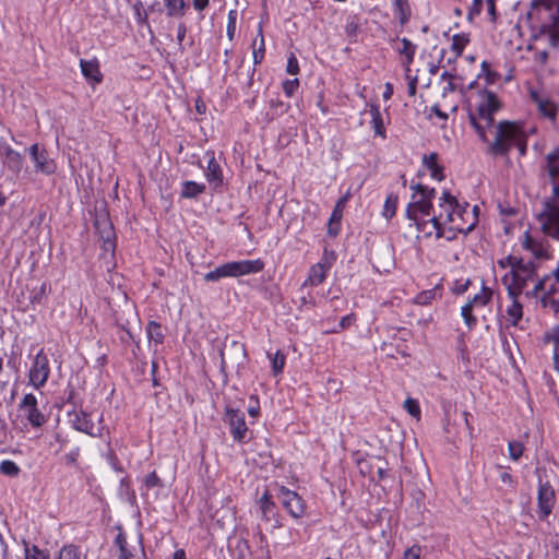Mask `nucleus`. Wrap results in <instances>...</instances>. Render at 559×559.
<instances>
[{
    "label": "nucleus",
    "instance_id": "obj_22",
    "mask_svg": "<svg viewBox=\"0 0 559 559\" xmlns=\"http://www.w3.org/2000/svg\"><path fill=\"white\" fill-rule=\"evenodd\" d=\"M116 545L119 547L118 559H145L142 548L140 546L130 548L122 533L117 535Z\"/></svg>",
    "mask_w": 559,
    "mask_h": 559
},
{
    "label": "nucleus",
    "instance_id": "obj_39",
    "mask_svg": "<svg viewBox=\"0 0 559 559\" xmlns=\"http://www.w3.org/2000/svg\"><path fill=\"white\" fill-rule=\"evenodd\" d=\"M169 16L182 15L185 9L183 0H164Z\"/></svg>",
    "mask_w": 559,
    "mask_h": 559
},
{
    "label": "nucleus",
    "instance_id": "obj_50",
    "mask_svg": "<svg viewBox=\"0 0 559 559\" xmlns=\"http://www.w3.org/2000/svg\"><path fill=\"white\" fill-rule=\"evenodd\" d=\"M421 549L419 546L414 545L407 548L401 559H420Z\"/></svg>",
    "mask_w": 559,
    "mask_h": 559
},
{
    "label": "nucleus",
    "instance_id": "obj_47",
    "mask_svg": "<svg viewBox=\"0 0 559 559\" xmlns=\"http://www.w3.org/2000/svg\"><path fill=\"white\" fill-rule=\"evenodd\" d=\"M237 11L230 10L228 12V22H227V37L229 40H233L236 33V22H237Z\"/></svg>",
    "mask_w": 559,
    "mask_h": 559
},
{
    "label": "nucleus",
    "instance_id": "obj_46",
    "mask_svg": "<svg viewBox=\"0 0 559 559\" xmlns=\"http://www.w3.org/2000/svg\"><path fill=\"white\" fill-rule=\"evenodd\" d=\"M524 447L520 441H510L508 444L509 456L513 461H518L523 454Z\"/></svg>",
    "mask_w": 559,
    "mask_h": 559
},
{
    "label": "nucleus",
    "instance_id": "obj_33",
    "mask_svg": "<svg viewBox=\"0 0 559 559\" xmlns=\"http://www.w3.org/2000/svg\"><path fill=\"white\" fill-rule=\"evenodd\" d=\"M204 190V183H199L195 181H185L182 183L181 197L186 199H191L203 193Z\"/></svg>",
    "mask_w": 559,
    "mask_h": 559
},
{
    "label": "nucleus",
    "instance_id": "obj_16",
    "mask_svg": "<svg viewBox=\"0 0 559 559\" xmlns=\"http://www.w3.org/2000/svg\"><path fill=\"white\" fill-rule=\"evenodd\" d=\"M226 420L230 428V433L236 442H242L247 436L248 427L245 421V415L234 408H226Z\"/></svg>",
    "mask_w": 559,
    "mask_h": 559
},
{
    "label": "nucleus",
    "instance_id": "obj_1",
    "mask_svg": "<svg viewBox=\"0 0 559 559\" xmlns=\"http://www.w3.org/2000/svg\"><path fill=\"white\" fill-rule=\"evenodd\" d=\"M530 27L527 50L538 63H545L551 49L559 46V2L532 0L526 13Z\"/></svg>",
    "mask_w": 559,
    "mask_h": 559
},
{
    "label": "nucleus",
    "instance_id": "obj_17",
    "mask_svg": "<svg viewBox=\"0 0 559 559\" xmlns=\"http://www.w3.org/2000/svg\"><path fill=\"white\" fill-rule=\"evenodd\" d=\"M393 49L401 57V64L404 68L405 75L409 78V68L416 53V45L407 38H397L392 41Z\"/></svg>",
    "mask_w": 559,
    "mask_h": 559
},
{
    "label": "nucleus",
    "instance_id": "obj_42",
    "mask_svg": "<svg viewBox=\"0 0 559 559\" xmlns=\"http://www.w3.org/2000/svg\"><path fill=\"white\" fill-rule=\"evenodd\" d=\"M23 544L25 559H49V556L45 551L40 550L37 546L29 547L25 540Z\"/></svg>",
    "mask_w": 559,
    "mask_h": 559
},
{
    "label": "nucleus",
    "instance_id": "obj_32",
    "mask_svg": "<svg viewBox=\"0 0 559 559\" xmlns=\"http://www.w3.org/2000/svg\"><path fill=\"white\" fill-rule=\"evenodd\" d=\"M259 508L262 514V519L264 521H270L271 516L275 510V503L273 502L271 496L267 491H265L262 497L259 499Z\"/></svg>",
    "mask_w": 559,
    "mask_h": 559
},
{
    "label": "nucleus",
    "instance_id": "obj_35",
    "mask_svg": "<svg viewBox=\"0 0 559 559\" xmlns=\"http://www.w3.org/2000/svg\"><path fill=\"white\" fill-rule=\"evenodd\" d=\"M397 203H399L397 195H395L393 193L388 195V198L384 202V205H383L382 216L386 219H391L396 213Z\"/></svg>",
    "mask_w": 559,
    "mask_h": 559
},
{
    "label": "nucleus",
    "instance_id": "obj_2",
    "mask_svg": "<svg viewBox=\"0 0 559 559\" xmlns=\"http://www.w3.org/2000/svg\"><path fill=\"white\" fill-rule=\"evenodd\" d=\"M545 160L551 194L545 200L537 221L544 235L559 241V147L549 152Z\"/></svg>",
    "mask_w": 559,
    "mask_h": 559
},
{
    "label": "nucleus",
    "instance_id": "obj_61",
    "mask_svg": "<svg viewBox=\"0 0 559 559\" xmlns=\"http://www.w3.org/2000/svg\"><path fill=\"white\" fill-rule=\"evenodd\" d=\"M444 78H448V82H447V85L443 87V95L447 93V92H453L454 91V85L451 81V76L448 74V73H444L442 74V79Z\"/></svg>",
    "mask_w": 559,
    "mask_h": 559
},
{
    "label": "nucleus",
    "instance_id": "obj_19",
    "mask_svg": "<svg viewBox=\"0 0 559 559\" xmlns=\"http://www.w3.org/2000/svg\"><path fill=\"white\" fill-rule=\"evenodd\" d=\"M70 416L71 423L76 430L93 437L102 435V427L93 423L90 414L83 411H74Z\"/></svg>",
    "mask_w": 559,
    "mask_h": 559
},
{
    "label": "nucleus",
    "instance_id": "obj_58",
    "mask_svg": "<svg viewBox=\"0 0 559 559\" xmlns=\"http://www.w3.org/2000/svg\"><path fill=\"white\" fill-rule=\"evenodd\" d=\"M544 307H550L555 313L559 311V305L556 300L550 299L549 296H545L542 299Z\"/></svg>",
    "mask_w": 559,
    "mask_h": 559
},
{
    "label": "nucleus",
    "instance_id": "obj_34",
    "mask_svg": "<svg viewBox=\"0 0 559 559\" xmlns=\"http://www.w3.org/2000/svg\"><path fill=\"white\" fill-rule=\"evenodd\" d=\"M394 12L401 24H405L411 16V9L407 0H394Z\"/></svg>",
    "mask_w": 559,
    "mask_h": 559
},
{
    "label": "nucleus",
    "instance_id": "obj_8",
    "mask_svg": "<svg viewBox=\"0 0 559 559\" xmlns=\"http://www.w3.org/2000/svg\"><path fill=\"white\" fill-rule=\"evenodd\" d=\"M492 295L493 290L483 284L480 290L462 307L461 314L465 324L469 329L475 326L477 322L476 318L473 316V311L487 306L490 302Z\"/></svg>",
    "mask_w": 559,
    "mask_h": 559
},
{
    "label": "nucleus",
    "instance_id": "obj_13",
    "mask_svg": "<svg viewBox=\"0 0 559 559\" xmlns=\"http://www.w3.org/2000/svg\"><path fill=\"white\" fill-rule=\"evenodd\" d=\"M277 498L292 518L300 519L304 516L306 503L297 492L281 486L278 488Z\"/></svg>",
    "mask_w": 559,
    "mask_h": 559
},
{
    "label": "nucleus",
    "instance_id": "obj_11",
    "mask_svg": "<svg viewBox=\"0 0 559 559\" xmlns=\"http://www.w3.org/2000/svg\"><path fill=\"white\" fill-rule=\"evenodd\" d=\"M414 222L418 233L424 238H445L447 240L452 239V234L445 230L443 228L442 223L440 222V218L438 215H430L426 218H417V219H411Z\"/></svg>",
    "mask_w": 559,
    "mask_h": 559
},
{
    "label": "nucleus",
    "instance_id": "obj_52",
    "mask_svg": "<svg viewBox=\"0 0 559 559\" xmlns=\"http://www.w3.org/2000/svg\"><path fill=\"white\" fill-rule=\"evenodd\" d=\"M249 401H250L251 405L248 408V414L251 417L257 418L260 415L259 400L255 395H250Z\"/></svg>",
    "mask_w": 559,
    "mask_h": 559
},
{
    "label": "nucleus",
    "instance_id": "obj_49",
    "mask_svg": "<svg viewBox=\"0 0 559 559\" xmlns=\"http://www.w3.org/2000/svg\"><path fill=\"white\" fill-rule=\"evenodd\" d=\"M286 72L290 75H296L299 72L298 60L294 53H290L287 59Z\"/></svg>",
    "mask_w": 559,
    "mask_h": 559
},
{
    "label": "nucleus",
    "instance_id": "obj_3",
    "mask_svg": "<svg viewBox=\"0 0 559 559\" xmlns=\"http://www.w3.org/2000/svg\"><path fill=\"white\" fill-rule=\"evenodd\" d=\"M438 217L452 239L460 234L469 233L477 224V206L469 209L467 203H459L456 198L444 190L439 198Z\"/></svg>",
    "mask_w": 559,
    "mask_h": 559
},
{
    "label": "nucleus",
    "instance_id": "obj_27",
    "mask_svg": "<svg viewBox=\"0 0 559 559\" xmlns=\"http://www.w3.org/2000/svg\"><path fill=\"white\" fill-rule=\"evenodd\" d=\"M532 98L535 102L540 115L551 120L556 118L557 106L554 103H551L548 98L538 95L537 93H532Z\"/></svg>",
    "mask_w": 559,
    "mask_h": 559
},
{
    "label": "nucleus",
    "instance_id": "obj_43",
    "mask_svg": "<svg viewBox=\"0 0 559 559\" xmlns=\"http://www.w3.org/2000/svg\"><path fill=\"white\" fill-rule=\"evenodd\" d=\"M57 559H81V554L74 545H66L59 550Z\"/></svg>",
    "mask_w": 559,
    "mask_h": 559
},
{
    "label": "nucleus",
    "instance_id": "obj_5",
    "mask_svg": "<svg viewBox=\"0 0 559 559\" xmlns=\"http://www.w3.org/2000/svg\"><path fill=\"white\" fill-rule=\"evenodd\" d=\"M501 102L488 90H479L469 98V120L483 142H488L487 131L495 123L493 116L500 110Z\"/></svg>",
    "mask_w": 559,
    "mask_h": 559
},
{
    "label": "nucleus",
    "instance_id": "obj_6",
    "mask_svg": "<svg viewBox=\"0 0 559 559\" xmlns=\"http://www.w3.org/2000/svg\"><path fill=\"white\" fill-rule=\"evenodd\" d=\"M489 150L492 154L504 155L512 147L519 150L520 155L526 152V132L523 128L512 121H501L492 124L487 131Z\"/></svg>",
    "mask_w": 559,
    "mask_h": 559
},
{
    "label": "nucleus",
    "instance_id": "obj_51",
    "mask_svg": "<svg viewBox=\"0 0 559 559\" xmlns=\"http://www.w3.org/2000/svg\"><path fill=\"white\" fill-rule=\"evenodd\" d=\"M299 85V81L298 79H294V80H286L284 83H283V91L284 93L290 97L295 91L297 90Z\"/></svg>",
    "mask_w": 559,
    "mask_h": 559
},
{
    "label": "nucleus",
    "instance_id": "obj_55",
    "mask_svg": "<svg viewBox=\"0 0 559 559\" xmlns=\"http://www.w3.org/2000/svg\"><path fill=\"white\" fill-rule=\"evenodd\" d=\"M433 298V292L427 290L423 292L416 297V302L419 305H427Z\"/></svg>",
    "mask_w": 559,
    "mask_h": 559
},
{
    "label": "nucleus",
    "instance_id": "obj_30",
    "mask_svg": "<svg viewBox=\"0 0 559 559\" xmlns=\"http://www.w3.org/2000/svg\"><path fill=\"white\" fill-rule=\"evenodd\" d=\"M252 49L253 63L260 64L265 53V43L263 37L262 23H260L258 26V35L252 43Z\"/></svg>",
    "mask_w": 559,
    "mask_h": 559
},
{
    "label": "nucleus",
    "instance_id": "obj_64",
    "mask_svg": "<svg viewBox=\"0 0 559 559\" xmlns=\"http://www.w3.org/2000/svg\"><path fill=\"white\" fill-rule=\"evenodd\" d=\"M353 322V316H345L342 318V320L340 321V326L341 328H347L352 324Z\"/></svg>",
    "mask_w": 559,
    "mask_h": 559
},
{
    "label": "nucleus",
    "instance_id": "obj_54",
    "mask_svg": "<svg viewBox=\"0 0 559 559\" xmlns=\"http://www.w3.org/2000/svg\"><path fill=\"white\" fill-rule=\"evenodd\" d=\"M144 485L146 488L157 487L160 486V479L155 472H152L148 475H146L144 479Z\"/></svg>",
    "mask_w": 559,
    "mask_h": 559
},
{
    "label": "nucleus",
    "instance_id": "obj_21",
    "mask_svg": "<svg viewBox=\"0 0 559 559\" xmlns=\"http://www.w3.org/2000/svg\"><path fill=\"white\" fill-rule=\"evenodd\" d=\"M80 68L83 76L92 86H95L103 81V74L99 70V62L97 59H81Z\"/></svg>",
    "mask_w": 559,
    "mask_h": 559
},
{
    "label": "nucleus",
    "instance_id": "obj_31",
    "mask_svg": "<svg viewBox=\"0 0 559 559\" xmlns=\"http://www.w3.org/2000/svg\"><path fill=\"white\" fill-rule=\"evenodd\" d=\"M369 112L371 116V124H372L376 135L384 139L385 138V128H384L383 119H382L379 107L376 105H371Z\"/></svg>",
    "mask_w": 559,
    "mask_h": 559
},
{
    "label": "nucleus",
    "instance_id": "obj_63",
    "mask_svg": "<svg viewBox=\"0 0 559 559\" xmlns=\"http://www.w3.org/2000/svg\"><path fill=\"white\" fill-rule=\"evenodd\" d=\"M209 4V0H193V5L198 11H202Z\"/></svg>",
    "mask_w": 559,
    "mask_h": 559
},
{
    "label": "nucleus",
    "instance_id": "obj_15",
    "mask_svg": "<svg viewBox=\"0 0 559 559\" xmlns=\"http://www.w3.org/2000/svg\"><path fill=\"white\" fill-rule=\"evenodd\" d=\"M556 496L554 488L548 483H540L537 492L538 516L545 520L555 507Z\"/></svg>",
    "mask_w": 559,
    "mask_h": 559
},
{
    "label": "nucleus",
    "instance_id": "obj_45",
    "mask_svg": "<svg viewBox=\"0 0 559 559\" xmlns=\"http://www.w3.org/2000/svg\"><path fill=\"white\" fill-rule=\"evenodd\" d=\"M481 76H484L486 83L493 84L500 78V74L495 71H491L489 63L487 61H483L481 73L479 74V78Z\"/></svg>",
    "mask_w": 559,
    "mask_h": 559
},
{
    "label": "nucleus",
    "instance_id": "obj_18",
    "mask_svg": "<svg viewBox=\"0 0 559 559\" xmlns=\"http://www.w3.org/2000/svg\"><path fill=\"white\" fill-rule=\"evenodd\" d=\"M227 266L230 277H239L261 272L264 267V262L260 259L240 260L227 262Z\"/></svg>",
    "mask_w": 559,
    "mask_h": 559
},
{
    "label": "nucleus",
    "instance_id": "obj_23",
    "mask_svg": "<svg viewBox=\"0 0 559 559\" xmlns=\"http://www.w3.org/2000/svg\"><path fill=\"white\" fill-rule=\"evenodd\" d=\"M485 13L486 19L495 21L496 19V4L495 0H474L469 10V17L477 16Z\"/></svg>",
    "mask_w": 559,
    "mask_h": 559
},
{
    "label": "nucleus",
    "instance_id": "obj_4",
    "mask_svg": "<svg viewBox=\"0 0 559 559\" xmlns=\"http://www.w3.org/2000/svg\"><path fill=\"white\" fill-rule=\"evenodd\" d=\"M500 269L507 270L501 276V283L507 289L508 298L525 295L530 283L537 281V264L515 255H507L497 261Z\"/></svg>",
    "mask_w": 559,
    "mask_h": 559
},
{
    "label": "nucleus",
    "instance_id": "obj_24",
    "mask_svg": "<svg viewBox=\"0 0 559 559\" xmlns=\"http://www.w3.org/2000/svg\"><path fill=\"white\" fill-rule=\"evenodd\" d=\"M559 290V285L551 281V276H545L542 280H537L531 290L525 293L528 298L538 297L539 294L545 292L547 295L554 294Z\"/></svg>",
    "mask_w": 559,
    "mask_h": 559
},
{
    "label": "nucleus",
    "instance_id": "obj_26",
    "mask_svg": "<svg viewBox=\"0 0 559 559\" xmlns=\"http://www.w3.org/2000/svg\"><path fill=\"white\" fill-rule=\"evenodd\" d=\"M423 165L430 173V177L437 181L444 179L443 167L438 163V155L430 153L423 156Z\"/></svg>",
    "mask_w": 559,
    "mask_h": 559
},
{
    "label": "nucleus",
    "instance_id": "obj_14",
    "mask_svg": "<svg viewBox=\"0 0 559 559\" xmlns=\"http://www.w3.org/2000/svg\"><path fill=\"white\" fill-rule=\"evenodd\" d=\"M37 405V399L32 393L25 394L19 404L20 411L24 414L27 421L35 428H39L46 423V417L38 409Z\"/></svg>",
    "mask_w": 559,
    "mask_h": 559
},
{
    "label": "nucleus",
    "instance_id": "obj_28",
    "mask_svg": "<svg viewBox=\"0 0 559 559\" xmlns=\"http://www.w3.org/2000/svg\"><path fill=\"white\" fill-rule=\"evenodd\" d=\"M519 298H509L511 302L506 309L507 320L513 326H516L523 318V306Z\"/></svg>",
    "mask_w": 559,
    "mask_h": 559
},
{
    "label": "nucleus",
    "instance_id": "obj_38",
    "mask_svg": "<svg viewBox=\"0 0 559 559\" xmlns=\"http://www.w3.org/2000/svg\"><path fill=\"white\" fill-rule=\"evenodd\" d=\"M469 38L466 34H455L452 37L451 49L455 56H460L465 46L468 44Z\"/></svg>",
    "mask_w": 559,
    "mask_h": 559
},
{
    "label": "nucleus",
    "instance_id": "obj_20",
    "mask_svg": "<svg viewBox=\"0 0 559 559\" xmlns=\"http://www.w3.org/2000/svg\"><path fill=\"white\" fill-rule=\"evenodd\" d=\"M331 267V262L324 257L320 262L310 267L307 280L304 286H318L326 278L328 272Z\"/></svg>",
    "mask_w": 559,
    "mask_h": 559
},
{
    "label": "nucleus",
    "instance_id": "obj_37",
    "mask_svg": "<svg viewBox=\"0 0 559 559\" xmlns=\"http://www.w3.org/2000/svg\"><path fill=\"white\" fill-rule=\"evenodd\" d=\"M224 277H230L228 272L227 263L217 266L215 270L207 272L204 275L206 282H217Z\"/></svg>",
    "mask_w": 559,
    "mask_h": 559
},
{
    "label": "nucleus",
    "instance_id": "obj_36",
    "mask_svg": "<svg viewBox=\"0 0 559 559\" xmlns=\"http://www.w3.org/2000/svg\"><path fill=\"white\" fill-rule=\"evenodd\" d=\"M147 336L151 342H154L155 344H162L164 334L160 324L155 321H151L147 324Z\"/></svg>",
    "mask_w": 559,
    "mask_h": 559
},
{
    "label": "nucleus",
    "instance_id": "obj_41",
    "mask_svg": "<svg viewBox=\"0 0 559 559\" xmlns=\"http://www.w3.org/2000/svg\"><path fill=\"white\" fill-rule=\"evenodd\" d=\"M286 357L285 355L277 350L272 357H271V365H272V371L274 376H277L283 372V369L285 367Z\"/></svg>",
    "mask_w": 559,
    "mask_h": 559
},
{
    "label": "nucleus",
    "instance_id": "obj_25",
    "mask_svg": "<svg viewBox=\"0 0 559 559\" xmlns=\"http://www.w3.org/2000/svg\"><path fill=\"white\" fill-rule=\"evenodd\" d=\"M1 153H3V163L4 165L14 174H19L23 167V157L22 155L11 148L10 146H1Z\"/></svg>",
    "mask_w": 559,
    "mask_h": 559
},
{
    "label": "nucleus",
    "instance_id": "obj_53",
    "mask_svg": "<svg viewBox=\"0 0 559 559\" xmlns=\"http://www.w3.org/2000/svg\"><path fill=\"white\" fill-rule=\"evenodd\" d=\"M545 341L552 344H559V323L545 334Z\"/></svg>",
    "mask_w": 559,
    "mask_h": 559
},
{
    "label": "nucleus",
    "instance_id": "obj_40",
    "mask_svg": "<svg viewBox=\"0 0 559 559\" xmlns=\"http://www.w3.org/2000/svg\"><path fill=\"white\" fill-rule=\"evenodd\" d=\"M21 469L19 465L11 460H3L0 463V473L9 477H16Z\"/></svg>",
    "mask_w": 559,
    "mask_h": 559
},
{
    "label": "nucleus",
    "instance_id": "obj_48",
    "mask_svg": "<svg viewBox=\"0 0 559 559\" xmlns=\"http://www.w3.org/2000/svg\"><path fill=\"white\" fill-rule=\"evenodd\" d=\"M359 31V22L356 16H350L345 25V32L348 36L355 37Z\"/></svg>",
    "mask_w": 559,
    "mask_h": 559
},
{
    "label": "nucleus",
    "instance_id": "obj_7",
    "mask_svg": "<svg viewBox=\"0 0 559 559\" xmlns=\"http://www.w3.org/2000/svg\"><path fill=\"white\" fill-rule=\"evenodd\" d=\"M409 188L413 192L406 207L407 218L417 219L429 217L433 210L432 201L436 197L435 188L414 182L411 183Z\"/></svg>",
    "mask_w": 559,
    "mask_h": 559
},
{
    "label": "nucleus",
    "instance_id": "obj_62",
    "mask_svg": "<svg viewBox=\"0 0 559 559\" xmlns=\"http://www.w3.org/2000/svg\"><path fill=\"white\" fill-rule=\"evenodd\" d=\"M431 111L440 119H448V115L440 109L439 105H433L431 107Z\"/></svg>",
    "mask_w": 559,
    "mask_h": 559
},
{
    "label": "nucleus",
    "instance_id": "obj_12",
    "mask_svg": "<svg viewBox=\"0 0 559 559\" xmlns=\"http://www.w3.org/2000/svg\"><path fill=\"white\" fill-rule=\"evenodd\" d=\"M520 243L524 250L537 260H548L551 258L549 243L540 237L532 235L528 230L523 233Z\"/></svg>",
    "mask_w": 559,
    "mask_h": 559
},
{
    "label": "nucleus",
    "instance_id": "obj_59",
    "mask_svg": "<svg viewBox=\"0 0 559 559\" xmlns=\"http://www.w3.org/2000/svg\"><path fill=\"white\" fill-rule=\"evenodd\" d=\"M340 233V224H336V222L330 221L328 224V234L335 237Z\"/></svg>",
    "mask_w": 559,
    "mask_h": 559
},
{
    "label": "nucleus",
    "instance_id": "obj_44",
    "mask_svg": "<svg viewBox=\"0 0 559 559\" xmlns=\"http://www.w3.org/2000/svg\"><path fill=\"white\" fill-rule=\"evenodd\" d=\"M404 408L414 418H416V419L420 418L421 411H420V406H419V403L417 400L407 397L404 401Z\"/></svg>",
    "mask_w": 559,
    "mask_h": 559
},
{
    "label": "nucleus",
    "instance_id": "obj_57",
    "mask_svg": "<svg viewBox=\"0 0 559 559\" xmlns=\"http://www.w3.org/2000/svg\"><path fill=\"white\" fill-rule=\"evenodd\" d=\"M405 78L407 80V92L411 96H414L416 94L417 78L412 76L411 73H409V78H407L406 75H405Z\"/></svg>",
    "mask_w": 559,
    "mask_h": 559
},
{
    "label": "nucleus",
    "instance_id": "obj_29",
    "mask_svg": "<svg viewBox=\"0 0 559 559\" xmlns=\"http://www.w3.org/2000/svg\"><path fill=\"white\" fill-rule=\"evenodd\" d=\"M205 178L210 183H213L215 187L219 186L223 181L222 168L213 155H211V157L207 160Z\"/></svg>",
    "mask_w": 559,
    "mask_h": 559
},
{
    "label": "nucleus",
    "instance_id": "obj_9",
    "mask_svg": "<svg viewBox=\"0 0 559 559\" xmlns=\"http://www.w3.org/2000/svg\"><path fill=\"white\" fill-rule=\"evenodd\" d=\"M50 374L49 359L44 349H40L33 359L28 370V384L38 390L43 388Z\"/></svg>",
    "mask_w": 559,
    "mask_h": 559
},
{
    "label": "nucleus",
    "instance_id": "obj_56",
    "mask_svg": "<svg viewBox=\"0 0 559 559\" xmlns=\"http://www.w3.org/2000/svg\"><path fill=\"white\" fill-rule=\"evenodd\" d=\"M133 9L135 11V16H136L138 22H140V23L146 22V14L142 10V2L136 1L133 5Z\"/></svg>",
    "mask_w": 559,
    "mask_h": 559
},
{
    "label": "nucleus",
    "instance_id": "obj_10",
    "mask_svg": "<svg viewBox=\"0 0 559 559\" xmlns=\"http://www.w3.org/2000/svg\"><path fill=\"white\" fill-rule=\"evenodd\" d=\"M28 155L36 173L51 176L57 171L56 160L51 158L48 151L38 143L29 146Z\"/></svg>",
    "mask_w": 559,
    "mask_h": 559
},
{
    "label": "nucleus",
    "instance_id": "obj_60",
    "mask_svg": "<svg viewBox=\"0 0 559 559\" xmlns=\"http://www.w3.org/2000/svg\"><path fill=\"white\" fill-rule=\"evenodd\" d=\"M2 373H3V358L0 357V391H3L9 383V379L8 378L3 379Z\"/></svg>",
    "mask_w": 559,
    "mask_h": 559
}]
</instances>
